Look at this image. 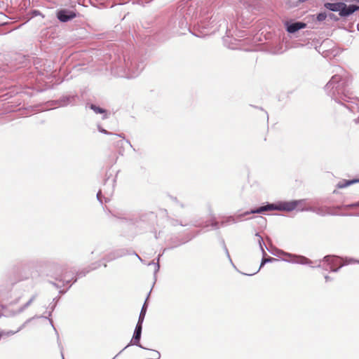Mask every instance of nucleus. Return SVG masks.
Segmentation results:
<instances>
[{"label":"nucleus","instance_id":"nucleus-50","mask_svg":"<svg viewBox=\"0 0 359 359\" xmlns=\"http://www.w3.org/2000/svg\"><path fill=\"white\" fill-rule=\"evenodd\" d=\"M354 122L356 123V124H358L359 123V116L356 118L354 119Z\"/></svg>","mask_w":359,"mask_h":359},{"label":"nucleus","instance_id":"nucleus-2","mask_svg":"<svg viewBox=\"0 0 359 359\" xmlns=\"http://www.w3.org/2000/svg\"><path fill=\"white\" fill-rule=\"evenodd\" d=\"M304 200H292V201H278L276 203L266 202L259 208L251 209L250 211H246L243 213L239 214L238 217H243L250 214H261L266 211H283L292 212L297 209L299 205L302 204Z\"/></svg>","mask_w":359,"mask_h":359},{"label":"nucleus","instance_id":"nucleus-46","mask_svg":"<svg viewBox=\"0 0 359 359\" xmlns=\"http://www.w3.org/2000/svg\"><path fill=\"white\" fill-rule=\"evenodd\" d=\"M50 283L52 284L54 287H55L56 288H60L61 286H60L57 283H54V282H52V281H50Z\"/></svg>","mask_w":359,"mask_h":359},{"label":"nucleus","instance_id":"nucleus-28","mask_svg":"<svg viewBox=\"0 0 359 359\" xmlns=\"http://www.w3.org/2000/svg\"><path fill=\"white\" fill-rule=\"evenodd\" d=\"M162 255L161 254H159L157 259H156V262H155L154 261H152L151 262H149L148 264L149 266L150 265H154L155 266V269H154V277L156 278V273H158V271H159L160 269V264H159V260H160V257Z\"/></svg>","mask_w":359,"mask_h":359},{"label":"nucleus","instance_id":"nucleus-14","mask_svg":"<svg viewBox=\"0 0 359 359\" xmlns=\"http://www.w3.org/2000/svg\"><path fill=\"white\" fill-rule=\"evenodd\" d=\"M100 266L101 260L92 263L88 267L77 271L73 283H76L79 278L86 276L90 271L98 269Z\"/></svg>","mask_w":359,"mask_h":359},{"label":"nucleus","instance_id":"nucleus-7","mask_svg":"<svg viewBox=\"0 0 359 359\" xmlns=\"http://www.w3.org/2000/svg\"><path fill=\"white\" fill-rule=\"evenodd\" d=\"M65 270V266L53 263L50 265L48 276L53 278L57 281L62 282V286H65V284H68L71 281L70 279H67V276L64 273Z\"/></svg>","mask_w":359,"mask_h":359},{"label":"nucleus","instance_id":"nucleus-13","mask_svg":"<svg viewBox=\"0 0 359 359\" xmlns=\"http://www.w3.org/2000/svg\"><path fill=\"white\" fill-rule=\"evenodd\" d=\"M286 31L292 34L293 37H298L302 29L307 27V24H284Z\"/></svg>","mask_w":359,"mask_h":359},{"label":"nucleus","instance_id":"nucleus-51","mask_svg":"<svg viewBox=\"0 0 359 359\" xmlns=\"http://www.w3.org/2000/svg\"><path fill=\"white\" fill-rule=\"evenodd\" d=\"M125 142L130 145V147L133 148V145L131 144L130 142L128 140H125Z\"/></svg>","mask_w":359,"mask_h":359},{"label":"nucleus","instance_id":"nucleus-20","mask_svg":"<svg viewBox=\"0 0 359 359\" xmlns=\"http://www.w3.org/2000/svg\"><path fill=\"white\" fill-rule=\"evenodd\" d=\"M89 108L90 109H92L95 114H104L103 115V117H102V119H106L107 118V111L106 109L99 107V106H97L94 104H90L88 105Z\"/></svg>","mask_w":359,"mask_h":359},{"label":"nucleus","instance_id":"nucleus-11","mask_svg":"<svg viewBox=\"0 0 359 359\" xmlns=\"http://www.w3.org/2000/svg\"><path fill=\"white\" fill-rule=\"evenodd\" d=\"M127 255H130V250L125 248L116 249L106 255L102 260L109 262Z\"/></svg>","mask_w":359,"mask_h":359},{"label":"nucleus","instance_id":"nucleus-40","mask_svg":"<svg viewBox=\"0 0 359 359\" xmlns=\"http://www.w3.org/2000/svg\"><path fill=\"white\" fill-rule=\"evenodd\" d=\"M210 225L215 229H219V222H215V221L212 222Z\"/></svg>","mask_w":359,"mask_h":359},{"label":"nucleus","instance_id":"nucleus-45","mask_svg":"<svg viewBox=\"0 0 359 359\" xmlns=\"http://www.w3.org/2000/svg\"><path fill=\"white\" fill-rule=\"evenodd\" d=\"M26 326V325L25 324V323L21 325L16 331H18V332H19L20 330H22Z\"/></svg>","mask_w":359,"mask_h":359},{"label":"nucleus","instance_id":"nucleus-41","mask_svg":"<svg viewBox=\"0 0 359 359\" xmlns=\"http://www.w3.org/2000/svg\"><path fill=\"white\" fill-rule=\"evenodd\" d=\"M325 18H326V15L325 14L321 13L318 15V20L319 21H323V20H325Z\"/></svg>","mask_w":359,"mask_h":359},{"label":"nucleus","instance_id":"nucleus-19","mask_svg":"<svg viewBox=\"0 0 359 359\" xmlns=\"http://www.w3.org/2000/svg\"><path fill=\"white\" fill-rule=\"evenodd\" d=\"M358 182H359V178L353 180H343L337 183V187L339 189H344Z\"/></svg>","mask_w":359,"mask_h":359},{"label":"nucleus","instance_id":"nucleus-44","mask_svg":"<svg viewBox=\"0 0 359 359\" xmlns=\"http://www.w3.org/2000/svg\"><path fill=\"white\" fill-rule=\"evenodd\" d=\"M187 241H185L181 242V243H180L179 244H177V245H173V246H171L170 248H169V249H172V248H175V247H177V246L180 245L181 244L185 243H187Z\"/></svg>","mask_w":359,"mask_h":359},{"label":"nucleus","instance_id":"nucleus-33","mask_svg":"<svg viewBox=\"0 0 359 359\" xmlns=\"http://www.w3.org/2000/svg\"><path fill=\"white\" fill-rule=\"evenodd\" d=\"M355 263H359V261H358L353 258L346 257L345 259H343L342 264H344V265H348L350 264H355Z\"/></svg>","mask_w":359,"mask_h":359},{"label":"nucleus","instance_id":"nucleus-52","mask_svg":"<svg viewBox=\"0 0 359 359\" xmlns=\"http://www.w3.org/2000/svg\"><path fill=\"white\" fill-rule=\"evenodd\" d=\"M172 199H173V201H174L175 202H176L177 203H179V202H178V201H177V198H172Z\"/></svg>","mask_w":359,"mask_h":359},{"label":"nucleus","instance_id":"nucleus-49","mask_svg":"<svg viewBox=\"0 0 359 359\" xmlns=\"http://www.w3.org/2000/svg\"><path fill=\"white\" fill-rule=\"evenodd\" d=\"M306 32H307L308 39H311L313 33H311V32H308V31H306Z\"/></svg>","mask_w":359,"mask_h":359},{"label":"nucleus","instance_id":"nucleus-24","mask_svg":"<svg viewBox=\"0 0 359 359\" xmlns=\"http://www.w3.org/2000/svg\"><path fill=\"white\" fill-rule=\"evenodd\" d=\"M37 294H33L27 303H25L24 305H22L18 309L17 313H22L27 308H28L32 304V303L35 300Z\"/></svg>","mask_w":359,"mask_h":359},{"label":"nucleus","instance_id":"nucleus-57","mask_svg":"<svg viewBox=\"0 0 359 359\" xmlns=\"http://www.w3.org/2000/svg\"><path fill=\"white\" fill-rule=\"evenodd\" d=\"M116 357H117V355H116V356H115L114 358H112V359H115Z\"/></svg>","mask_w":359,"mask_h":359},{"label":"nucleus","instance_id":"nucleus-36","mask_svg":"<svg viewBox=\"0 0 359 359\" xmlns=\"http://www.w3.org/2000/svg\"><path fill=\"white\" fill-rule=\"evenodd\" d=\"M143 322L144 321L138 320L134 331H137V332H142Z\"/></svg>","mask_w":359,"mask_h":359},{"label":"nucleus","instance_id":"nucleus-1","mask_svg":"<svg viewBox=\"0 0 359 359\" xmlns=\"http://www.w3.org/2000/svg\"><path fill=\"white\" fill-rule=\"evenodd\" d=\"M348 78L347 76L336 74L332 76L325 87V90L336 102L341 104L351 112H359L358 100L350 97L348 95L347 87Z\"/></svg>","mask_w":359,"mask_h":359},{"label":"nucleus","instance_id":"nucleus-15","mask_svg":"<svg viewBox=\"0 0 359 359\" xmlns=\"http://www.w3.org/2000/svg\"><path fill=\"white\" fill-rule=\"evenodd\" d=\"M141 336H142V332H137V331H134L132 339L130 340V343L126 346H125L116 355L118 356L125 349H126L128 346H132V345L137 346L142 349H148V348L143 346L140 344Z\"/></svg>","mask_w":359,"mask_h":359},{"label":"nucleus","instance_id":"nucleus-26","mask_svg":"<svg viewBox=\"0 0 359 359\" xmlns=\"http://www.w3.org/2000/svg\"><path fill=\"white\" fill-rule=\"evenodd\" d=\"M150 294V292L149 293L142 307V309L140 311V316H139V318H138V320H141V321H144V318H145V315H146V313H147V299L149 298V296Z\"/></svg>","mask_w":359,"mask_h":359},{"label":"nucleus","instance_id":"nucleus-4","mask_svg":"<svg viewBox=\"0 0 359 359\" xmlns=\"http://www.w3.org/2000/svg\"><path fill=\"white\" fill-rule=\"evenodd\" d=\"M178 28L175 34L177 35H184L187 32L192 35L203 38L214 34L217 27H214L212 24H177Z\"/></svg>","mask_w":359,"mask_h":359},{"label":"nucleus","instance_id":"nucleus-21","mask_svg":"<svg viewBox=\"0 0 359 359\" xmlns=\"http://www.w3.org/2000/svg\"><path fill=\"white\" fill-rule=\"evenodd\" d=\"M278 259H276V258H273V257H266V256L264 257V255H262V261H261V264H260V266L258 269V270L254 273V274L257 273L267 263H271V262H273L275 261H277ZM245 275H247V276H252L253 275V273L252 274H247V273H244Z\"/></svg>","mask_w":359,"mask_h":359},{"label":"nucleus","instance_id":"nucleus-39","mask_svg":"<svg viewBox=\"0 0 359 359\" xmlns=\"http://www.w3.org/2000/svg\"><path fill=\"white\" fill-rule=\"evenodd\" d=\"M97 199L100 202V203L102 204V190H99V191L97 193Z\"/></svg>","mask_w":359,"mask_h":359},{"label":"nucleus","instance_id":"nucleus-23","mask_svg":"<svg viewBox=\"0 0 359 359\" xmlns=\"http://www.w3.org/2000/svg\"><path fill=\"white\" fill-rule=\"evenodd\" d=\"M97 129H98L99 132H100L103 134L109 135L113 136L114 138L112 139V140H114L115 138H117V137H122L124 139L123 134H116V133H113L109 132L107 130L102 128L100 125L97 126Z\"/></svg>","mask_w":359,"mask_h":359},{"label":"nucleus","instance_id":"nucleus-56","mask_svg":"<svg viewBox=\"0 0 359 359\" xmlns=\"http://www.w3.org/2000/svg\"><path fill=\"white\" fill-rule=\"evenodd\" d=\"M62 359H64V356H63V354L62 353Z\"/></svg>","mask_w":359,"mask_h":359},{"label":"nucleus","instance_id":"nucleus-22","mask_svg":"<svg viewBox=\"0 0 359 359\" xmlns=\"http://www.w3.org/2000/svg\"><path fill=\"white\" fill-rule=\"evenodd\" d=\"M255 236L258 238L257 243H258V245H259V247L262 252V255H264V257L266 256L267 255L264 250V247H266V245L264 242L263 238L258 232H257L255 233Z\"/></svg>","mask_w":359,"mask_h":359},{"label":"nucleus","instance_id":"nucleus-55","mask_svg":"<svg viewBox=\"0 0 359 359\" xmlns=\"http://www.w3.org/2000/svg\"><path fill=\"white\" fill-rule=\"evenodd\" d=\"M57 336H59V334L57 333ZM59 340V337H57V341Z\"/></svg>","mask_w":359,"mask_h":359},{"label":"nucleus","instance_id":"nucleus-17","mask_svg":"<svg viewBox=\"0 0 359 359\" xmlns=\"http://www.w3.org/2000/svg\"><path fill=\"white\" fill-rule=\"evenodd\" d=\"M359 208V201L355 203H352L350 204H344L341 205L337 206L335 208L337 209H344V210H348L352 208ZM342 216H354V217H359V212L358 213H349V214H341Z\"/></svg>","mask_w":359,"mask_h":359},{"label":"nucleus","instance_id":"nucleus-29","mask_svg":"<svg viewBox=\"0 0 359 359\" xmlns=\"http://www.w3.org/2000/svg\"><path fill=\"white\" fill-rule=\"evenodd\" d=\"M344 26L342 27L344 29L348 32H352L354 31L355 27L357 30L359 32V24H342Z\"/></svg>","mask_w":359,"mask_h":359},{"label":"nucleus","instance_id":"nucleus-54","mask_svg":"<svg viewBox=\"0 0 359 359\" xmlns=\"http://www.w3.org/2000/svg\"><path fill=\"white\" fill-rule=\"evenodd\" d=\"M180 205L182 208H183V207H184L183 204H180Z\"/></svg>","mask_w":359,"mask_h":359},{"label":"nucleus","instance_id":"nucleus-42","mask_svg":"<svg viewBox=\"0 0 359 359\" xmlns=\"http://www.w3.org/2000/svg\"><path fill=\"white\" fill-rule=\"evenodd\" d=\"M130 255H135L140 262H143L142 259L135 251H133V250L130 251Z\"/></svg>","mask_w":359,"mask_h":359},{"label":"nucleus","instance_id":"nucleus-6","mask_svg":"<svg viewBox=\"0 0 359 359\" xmlns=\"http://www.w3.org/2000/svg\"><path fill=\"white\" fill-rule=\"evenodd\" d=\"M351 1H354L355 4L348 5L343 2L327 3L325 6L330 11L339 12L341 16L346 17L359 10V0H351Z\"/></svg>","mask_w":359,"mask_h":359},{"label":"nucleus","instance_id":"nucleus-35","mask_svg":"<svg viewBox=\"0 0 359 359\" xmlns=\"http://www.w3.org/2000/svg\"><path fill=\"white\" fill-rule=\"evenodd\" d=\"M222 243L223 249H224V252H225V253H226V255L229 262L233 265V262H232V260L231 259L229 250H228V249H227V248L226 246V244L224 243V241L222 240Z\"/></svg>","mask_w":359,"mask_h":359},{"label":"nucleus","instance_id":"nucleus-48","mask_svg":"<svg viewBox=\"0 0 359 359\" xmlns=\"http://www.w3.org/2000/svg\"><path fill=\"white\" fill-rule=\"evenodd\" d=\"M72 285H70L65 290H60V294H65L67 292V290L71 287Z\"/></svg>","mask_w":359,"mask_h":359},{"label":"nucleus","instance_id":"nucleus-53","mask_svg":"<svg viewBox=\"0 0 359 359\" xmlns=\"http://www.w3.org/2000/svg\"><path fill=\"white\" fill-rule=\"evenodd\" d=\"M109 182V179H107L104 182V186H106V184H107V182Z\"/></svg>","mask_w":359,"mask_h":359},{"label":"nucleus","instance_id":"nucleus-34","mask_svg":"<svg viewBox=\"0 0 359 359\" xmlns=\"http://www.w3.org/2000/svg\"><path fill=\"white\" fill-rule=\"evenodd\" d=\"M6 25L7 24H3V23L0 24V35L8 34L14 29H6L4 26Z\"/></svg>","mask_w":359,"mask_h":359},{"label":"nucleus","instance_id":"nucleus-3","mask_svg":"<svg viewBox=\"0 0 359 359\" xmlns=\"http://www.w3.org/2000/svg\"><path fill=\"white\" fill-rule=\"evenodd\" d=\"M144 69V64L139 62L136 56L124 57V67L113 66L112 73L118 77L133 79L137 77Z\"/></svg>","mask_w":359,"mask_h":359},{"label":"nucleus","instance_id":"nucleus-27","mask_svg":"<svg viewBox=\"0 0 359 359\" xmlns=\"http://www.w3.org/2000/svg\"><path fill=\"white\" fill-rule=\"evenodd\" d=\"M44 67L43 70L46 72L48 74H52L54 72V64L52 61H46V63L43 64Z\"/></svg>","mask_w":359,"mask_h":359},{"label":"nucleus","instance_id":"nucleus-8","mask_svg":"<svg viewBox=\"0 0 359 359\" xmlns=\"http://www.w3.org/2000/svg\"><path fill=\"white\" fill-rule=\"evenodd\" d=\"M341 258L334 255H326L323 257V261L327 262L330 271L334 273L338 272L339 269L344 266V264L341 262Z\"/></svg>","mask_w":359,"mask_h":359},{"label":"nucleus","instance_id":"nucleus-37","mask_svg":"<svg viewBox=\"0 0 359 359\" xmlns=\"http://www.w3.org/2000/svg\"><path fill=\"white\" fill-rule=\"evenodd\" d=\"M4 337H11L12 335H14L15 334L18 333V331H13V330H8V331H4Z\"/></svg>","mask_w":359,"mask_h":359},{"label":"nucleus","instance_id":"nucleus-47","mask_svg":"<svg viewBox=\"0 0 359 359\" xmlns=\"http://www.w3.org/2000/svg\"><path fill=\"white\" fill-rule=\"evenodd\" d=\"M124 140H118L117 142V146H122L123 144Z\"/></svg>","mask_w":359,"mask_h":359},{"label":"nucleus","instance_id":"nucleus-12","mask_svg":"<svg viewBox=\"0 0 359 359\" xmlns=\"http://www.w3.org/2000/svg\"><path fill=\"white\" fill-rule=\"evenodd\" d=\"M78 99V95L76 93L70 95H64L61 96L56 102L59 107H66L69 104H75L76 100Z\"/></svg>","mask_w":359,"mask_h":359},{"label":"nucleus","instance_id":"nucleus-5","mask_svg":"<svg viewBox=\"0 0 359 359\" xmlns=\"http://www.w3.org/2000/svg\"><path fill=\"white\" fill-rule=\"evenodd\" d=\"M247 25L248 24H220L219 26H217V24H212L214 27H217L216 30L217 29L219 31L220 29L222 31L225 30V37L233 38L234 39L245 36L246 29L248 27Z\"/></svg>","mask_w":359,"mask_h":359},{"label":"nucleus","instance_id":"nucleus-31","mask_svg":"<svg viewBox=\"0 0 359 359\" xmlns=\"http://www.w3.org/2000/svg\"><path fill=\"white\" fill-rule=\"evenodd\" d=\"M114 182H115V179L111 180L110 184L112 185V188L109 191H107L104 190V194L107 195V196H104V198L105 199V202L106 203L109 200V196H110L112 194V193H113V188H114Z\"/></svg>","mask_w":359,"mask_h":359},{"label":"nucleus","instance_id":"nucleus-43","mask_svg":"<svg viewBox=\"0 0 359 359\" xmlns=\"http://www.w3.org/2000/svg\"><path fill=\"white\" fill-rule=\"evenodd\" d=\"M325 280L326 282L332 281L333 279L330 276L326 275L325 276Z\"/></svg>","mask_w":359,"mask_h":359},{"label":"nucleus","instance_id":"nucleus-30","mask_svg":"<svg viewBox=\"0 0 359 359\" xmlns=\"http://www.w3.org/2000/svg\"><path fill=\"white\" fill-rule=\"evenodd\" d=\"M318 264L313 266H311V267H318V268H322L323 269L325 270V271H330V269H329V266H327V262H325L323 261V259L321 260H318Z\"/></svg>","mask_w":359,"mask_h":359},{"label":"nucleus","instance_id":"nucleus-38","mask_svg":"<svg viewBox=\"0 0 359 359\" xmlns=\"http://www.w3.org/2000/svg\"><path fill=\"white\" fill-rule=\"evenodd\" d=\"M43 317H44V316H34V317H32V318H30L27 319V320L25 322V325H27L29 323H30V322H31L33 319H34V318H43Z\"/></svg>","mask_w":359,"mask_h":359},{"label":"nucleus","instance_id":"nucleus-16","mask_svg":"<svg viewBox=\"0 0 359 359\" xmlns=\"http://www.w3.org/2000/svg\"><path fill=\"white\" fill-rule=\"evenodd\" d=\"M57 16L60 21L65 22L73 19L76 13L74 11L63 9L57 12Z\"/></svg>","mask_w":359,"mask_h":359},{"label":"nucleus","instance_id":"nucleus-25","mask_svg":"<svg viewBox=\"0 0 359 359\" xmlns=\"http://www.w3.org/2000/svg\"><path fill=\"white\" fill-rule=\"evenodd\" d=\"M105 246L104 244L100 243L97 244L94 250L91 252V254H95L97 256H100L102 254H103L105 252Z\"/></svg>","mask_w":359,"mask_h":359},{"label":"nucleus","instance_id":"nucleus-32","mask_svg":"<svg viewBox=\"0 0 359 359\" xmlns=\"http://www.w3.org/2000/svg\"><path fill=\"white\" fill-rule=\"evenodd\" d=\"M55 306H56V302L50 306V311L48 312V316H44L43 318L49 319L50 325L54 328V330L56 331V329L55 328V327L53 325V320L49 318V317L51 316L52 312L54 311Z\"/></svg>","mask_w":359,"mask_h":359},{"label":"nucleus","instance_id":"nucleus-9","mask_svg":"<svg viewBox=\"0 0 359 359\" xmlns=\"http://www.w3.org/2000/svg\"><path fill=\"white\" fill-rule=\"evenodd\" d=\"M283 254L287 257L285 261L292 263V264H299L302 265H310L313 263V262L309 258L303 256V255H293L289 252H283Z\"/></svg>","mask_w":359,"mask_h":359},{"label":"nucleus","instance_id":"nucleus-10","mask_svg":"<svg viewBox=\"0 0 359 359\" xmlns=\"http://www.w3.org/2000/svg\"><path fill=\"white\" fill-rule=\"evenodd\" d=\"M297 211H301V212L310 211V212H313L321 217H324L327 215H337V213L331 212L330 211V208L327 207H312V206H310V207H307V208H297Z\"/></svg>","mask_w":359,"mask_h":359},{"label":"nucleus","instance_id":"nucleus-18","mask_svg":"<svg viewBox=\"0 0 359 359\" xmlns=\"http://www.w3.org/2000/svg\"><path fill=\"white\" fill-rule=\"evenodd\" d=\"M238 215L236 216H229L224 217V219L221 221V226H226L230 225L231 224H236L238 221H241L243 217H238Z\"/></svg>","mask_w":359,"mask_h":359}]
</instances>
